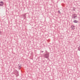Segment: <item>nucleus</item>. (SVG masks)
<instances>
[{
    "instance_id": "1",
    "label": "nucleus",
    "mask_w": 80,
    "mask_h": 80,
    "mask_svg": "<svg viewBox=\"0 0 80 80\" xmlns=\"http://www.w3.org/2000/svg\"><path fill=\"white\" fill-rule=\"evenodd\" d=\"M49 54H50L49 52H47L46 53L43 55V57L44 58H49Z\"/></svg>"
},
{
    "instance_id": "2",
    "label": "nucleus",
    "mask_w": 80,
    "mask_h": 80,
    "mask_svg": "<svg viewBox=\"0 0 80 80\" xmlns=\"http://www.w3.org/2000/svg\"><path fill=\"white\" fill-rule=\"evenodd\" d=\"M72 18H74V19H75L76 17H77V14H73L72 15Z\"/></svg>"
},
{
    "instance_id": "3",
    "label": "nucleus",
    "mask_w": 80,
    "mask_h": 80,
    "mask_svg": "<svg viewBox=\"0 0 80 80\" xmlns=\"http://www.w3.org/2000/svg\"><path fill=\"white\" fill-rule=\"evenodd\" d=\"M14 74H15V75H16V77H17L19 76L18 72V71H16L15 73H14Z\"/></svg>"
},
{
    "instance_id": "4",
    "label": "nucleus",
    "mask_w": 80,
    "mask_h": 80,
    "mask_svg": "<svg viewBox=\"0 0 80 80\" xmlns=\"http://www.w3.org/2000/svg\"><path fill=\"white\" fill-rule=\"evenodd\" d=\"M3 4H4V3L3 1L0 2V6H3Z\"/></svg>"
},
{
    "instance_id": "5",
    "label": "nucleus",
    "mask_w": 80,
    "mask_h": 80,
    "mask_svg": "<svg viewBox=\"0 0 80 80\" xmlns=\"http://www.w3.org/2000/svg\"><path fill=\"white\" fill-rule=\"evenodd\" d=\"M71 28L72 30H74L75 29V26L73 25H72L71 26Z\"/></svg>"
},
{
    "instance_id": "6",
    "label": "nucleus",
    "mask_w": 80,
    "mask_h": 80,
    "mask_svg": "<svg viewBox=\"0 0 80 80\" xmlns=\"http://www.w3.org/2000/svg\"><path fill=\"white\" fill-rule=\"evenodd\" d=\"M22 16L24 17V18H26V14H22Z\"/></svg>"
},
{
    "instance_id": "7",
    "label": "nucleus",
    "mask_w": 80,
    "mask_h": 80,
    "mask_svg": "<svg viewBox=\"0 0 80 80\" xmlns=\"http://www.w3.org/2000/svg\"><path fill=\"white\" fill-rule=\"evenodd\" d=\"M76 9V8H75V7H73L72 8V10L73 11H75V9Z\"/></svg>"
},
{
    "instance_id": "8",
    "label": "nucleus",
    "mask_w": 80,
    "mask_h": 80,
    "mask_svg": "<svg viewBox=\"0 0 80 80\" xmlns=\"http://www.w3.org/2000/svg\"><path fill=\"white\" fill-rule=\"evenodd\" d=\"M21 68H22V65L19 66L18 68H19V70H20V69H21Z\"/></svg>"
},
{
    "instance_id": "9",
    "label": "nucleus",
    "mask_w": 80,
    "mask_h": 80,
    "mask_svg": "<svg viewBox=\"0 0 80 80\" xmlns=\"http://www.w3.org/2000/svg\"><path fill=\"white\" fill-rule=\"evenodd\" d=\"M73 22L74 23H78V21H77V20H74Z\"/></svg>"
},
{
    "instance_id": "10",
    "label": "nucleus",
    "mask_w": 80,
    "mask_h": 80,
    "mask_svg": "<svg viewBox=\"0 0 80 80\" xmlns=\"http://www.w3.org/2000/svg\"><path fill=\"white\" fill-rule=\"evenodd\" d=\"M78 50L80 51V46H79V47L78 48Z\"/></svg>"
},
{
    "instance_id": "11",
    "label": "nucleus",
    "mask_w": 80,
    "mask_h": 80,
    "mask_svg": "<svg viewBox=\"0 0 80 80\" xmlns=\"http://www.w3.org/2000/svg\"><path fill=\"white\" fill-rule=\"evenodd\" d=\"M58 13H61V12H60V10L58 11Z\"/></svg>"
},
{
    "instance_id": "12",
    "label": "nucleus",
    "mask_w": 80,
    "mask_h": 80,
    "mask_svg": "<svg viewBox=\"0 0 80 80\" xmlns=\"http://www.w3.org/2000/svg\"><path fill=\"white\" fill-rule=\"evenodd\" d=\"M42 53H43V51H42Z\"/></svg>"
},
{
    "instance_id": "13",
    "label": "nucleus",
    "mask_w": 80,
    "mask_h": 80,
    "mask_svg": "<svg viewBox=\"0 0 80 80\" xmlns=\"http://www.w3.org/2000/svg\"><path fill=\"white\" fill-rule=\"evenodd\" d=\"M1 33V31H0V34Z\"/></svg>"
}]
</instances>
